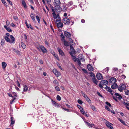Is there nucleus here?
<instances>
[{"instance_id": "10", "label": "nucleus", "mask_w": 129, "mask_h": 129, "mask_svg": "<svg viewBox=\"0 0 129 129\" xmlns=\"http://www.w3.org/2000/svg\"><path fill=\"white\" fill-rule=\"evenodd\" d=\"M87 67L88 70L90 71H92L94 69L93 68L92 66L90 64L87 65Z\"/></svg>"}, {"instance_id": "32", "label": "nucleus", "mask_w": 129, "mask_h": 129, "mask_svg": "<svg viewBox=\"0 0 129 129\" xmlns=\"http://www.w3.org/2000/svg\"><path fill=\"white\" fill-rule=\"evenodd\" d=\"M55 75L56 76L59 77L61 75V74L58 71L56 72V74H55Z\"/></svg>"}, {"instance_id": "29", "label": "nucleus", "mask_w": 129, "mask_h": 129, "mask_svg": "<svg viewBox=\"0 0 129 129\" xmlns=\"http://www.w3.org/2000/svg\"><path fill=\"white\" fill-rule=\"evenodd\" d=\"M28 90V87L26 85H25L24 86L23 91L25 92H26Z\"/></svg>"}, {"instance_id": "14", "label": "nucleus", "mask_w": 129, "mask_h": 129, "mask_svg": "<svg viewBox=\"0 0 129 129\" xmlns=\"http://www.w3.org/2000/svg\"><path fill=\"white\" fill-rule=\"evenodd\" d=\"M80 112L84 116L86 117L88 116L87 115V114L86 113H85V111L84 110L83 108H82L80 110Z\"/></svg>"}, {"instance_id": "25", "label": "nucleus", "mask_w": 129, "mask_h": 129, "mask_svg": "<svg viewBox=\"0 0 129 129\" xmlns=\"http://www.w3.org/2000/svg\"><path fill=\"white\" fill-rule=\"evenodd\" d=\"M21 45L22 47L24 49H25L26 47V46L25 44L23 42H22L21 43Z\"/></svg>"}, {"instance_id": "9", "label": "nucleus", "mask_w": 129, "mask_h": 129, "mask_svg": "<svg viewBox=\"0 0 129 129\" xmlns=\"http://www.w3.org/2000/svg\"><path fill=\"white\" fill-rule=\"evenodd\" d=\"M96 77L99 80H101L103 78L102 75L100 73H98L96 74Z\"/></svg>"}, {"instance_id": "53", "label": "nucleus", "mask_w": 129, "mask_h": 129, "mask_svg": "<svg viewBox=\"0 0 129 129\" xmlns=\"http://www.w3.org/2000/svg\"><path fill=\"white\" fill-rule=\"evenodd\" d=\"M61 22V18H59V19H56V23H57L58 22Z\"/></svg>"}, {"instance_id": "63", "label": "nucleus", "mask_w": 129, "mask_h": 129, "mask_svg": "<svg viewBox=\"0 0 129 129\" xmlns=\"http://www.w3.org/2000/svg\"><path fill=\"white\" fill-rule=\"evenodd\" d=\"M24 38L25 39L26 42H27V37L26 34H24Z\"/></svg>"}, {"instance_id": "20", "label": "nucleus", "mask_w": 129, "mask_h": 129, "mask_svg": "<svg viewBox=\"0 0 129 129\" xmlns=\"http://www.w3.org/2000/svg\"><path fill=\"white\" fill-rule=\"evenodd\" d=\"M105 88L109 92L111 93L112 92V90L111 88L107 86H106Z\"/></svg>"}, {"instance_id": "6", "label": "nucleus", "mask_w": 129, "mask_h": 129, "mask_svg": "<svg viewBox=\"0 0 129 129\" xmlns=\"http://www.w3.org/2000/svg\"><path fill=\"white\" fill-rule=\"evenodd\" d=\"M106 124L107 127L110 129H113V127L111 125L112 124L108 121L106 122Z\"/></svg>"}, {"instance_id": "40", "label": "nucleus", "mask_w": 129, "mask_h": 129, "mask_svg": "<svg viewBox=\"0 0 129 129\" xmlns=\"http://www.w3.org/2000/svg\"><path fill=\"white\" fill-rule=\"evenodd\" d=\"M77 102L80 105H81L83 103L82 101L80 99L78 100H77Z\"/></svg>"}, {"instance_id": "57", "label": "nucleus", "mask_w": 129, "mask_h": 129, "mask_svg": "<svg viewBox=\"0 0 129 129\" xmlns=\"http://www.w3.org/2000/svg\"><path fill=\"white\" fill-rule=\"evenodd\" d=\"M55 89L56 90L58 91H60V89L59 87L57 86H56L55 87Z\"/></svg>"}, {"instance_id": "61", "label": "nucleus", "mask_w": 129, "mask_h": 129, "mask_svg": "<svg viewBox=\"0 0 129 129\" xmlns=\"http://www.w3.org/2000/svg\"><path fill=\"white\" fill-rule=\"evenodd\" d=\"M121 78L125 79L126 78V76L124 75H122L121 76Z\"/></svg>"}, {"instance_id": "30", "label": "nucleus", "mask_w": 129, "mask_h": 129, "mask_svg": "<svg viewBox=\"0 0 129 129\" xmlns=\"http://www.w3.org/2000/svg\"><path fill=\"white\" fill-rule=\"evenodd\" d=\"M55 3L56 4L57 6H59L60 4V0H56Z\"/></svg>"}, {"instance_id": "13", "label": "nucleus", "mask_w": 129, "mask_h": 129, "mask_svg": "<svg viewBox=\"0 0 129 129\" xmlns=\"http://www.w3.org/2000/svg\"><path fill=\"white\" fill-rule=\"evenodd\" d=\"M109 81L110 83H111L113 82V83H114L116 82V80L115 78L112 77L109 79Z\"/></svg>"}, {"instance_id": "7", "label": "nucleus", "mask_w": 129, "mask_h": 129, "mask_svg": "<svg viewBox=\"0 0 129 129\" xmlns=\"http://www.w3.org/2000/svg\"><path fill=\"white\" fill-rule=\"evenodd\" d=\"M64 35L67 38H70L71 37V34L69 32L67 31H65L64 32Z\"/></svg>"}, {"instance_id": "50", "label": "nucleus", "mask_w": 129, "mask_h": 129, "mask_svg": "<svg viewBox=\"0 0 129 129\" xmlns=\"http://www.w3.org/2000/svg\"><path fill=\"white\" fill-rule=\"evenodd\" d=\"M56 99L58 101H60L61 100V98L60 97L59 95H57L56 97Z\"/></svg>"}, {"instance_id": "62", "label": "nucleus", "mask_w": 129, "mask_h": 129, "mask_svg": "<svg viewBox=\"0 0 129 129\" xmlns=\"http://www.w3.org/2000/svg\"><path fill=\"white\" fill-rule=\"evenodd\" d=\"M77 106L78 107V108L80 109V110L82 108H83L80 105L77 104Z\"/></svg>"}, {"instance_id": "41", "label": "nucleus", "mask_w": 129, "mask_h": 129, "mask_svg": "<svg viewBox=\"0 0 129 129\" xmlns=\"http://www.w3.org/2000/svg\"><path fill=\"white\" fill-rule=\"evenodd\" d=\"M5 41L4 39H2L1 40V45L3 46V45H4V42Z\"/></svg>"}, {"instance_id": "36", "label": "nucleus", "mask_w": 129, "mask_h": 129, "mask_svg": "<svg viewBox=\"0 0 129 129\" xmlns=\"http://www.w3.org/2000/svg\"><path fill=\"white\" fill-rule=\"evenodd\" d=\"M14 52L17 54H20V52L17 50H16L15 49H14Z\"/></svg>"}, {"instance_id": "42", "label": "nucleus", "mask_w": 129, "mask_h": 129, "mask_svg": "<svg viewBox=\"0 0 129 129\" xmlns=\"http://www.w3.org/2000/svg\"><path fill=\"white\" fill-rule=\"evenodd\" d=\"M91 108L94 111H96V109L94 106L92 105L91 106Z\"/></svg>"}, {"instance_id": "43", "label": "nucleus", "mask_w": 129, "mask_h": 129, "mask_svg": "<svg viewBox=\"0 0 129 129\" xmlns=\"http://www.w3.org/2000/svg\"><path fill=\"white\" fill-rule=\"evenodd\" d=\"M53 83L55 84H58V83L56 80L55 79L53 81Z\"/></svg>"}, {"instance_id": "23", "label": "nucleus", "mask_w": 129, "mask_h": 129, "mask_svg": "<svg viewBox=\"0 0 129 129\" xmlns=\"http://www.w3.org/2000/svg\"><path fill=\"white\" fill-rule=\"evenodd\" d=\"M6 63L4 62H3L2 63V67L3 69H4L7 66Z\"/></svg>"}, {"instance_id": "24", "label": "nucleus", "mask_w": 129, "mask_h": 129, "mask_svg": "<svg viewBox=\"0 0 129 129\" xmlns=\"http://www.w3.org/2000/svg\"><path fill=\"white\" fill-rule=\"evenodd\" d=\"M4 38L7 42H9L10 43V39L8 37L5 36L4 37Z\"/></svg>"}, {"instance_id": "58", "label": "nucleus", "mask_w": 129, "mask_h": 129, "mask_svg": "<svg viewBox=\"0 0 129 129\" xmlns=\"http://www.w3.org/2000/svg\"><path fill=\"white\" fill-rule=\"evenodd\" d=\"M57 65L58 67H59V68H60L61 70H62V68L61 67L60 64H59V63H57Z\"/></svg>"}, {"instance_id": "26", "label": "nucleus", "mask_w": 129, "mask_h": 129, "mask_svg": "<svg viewBox=\"0 0 129 129\" xmlns=\"http://www.w3.org/2000/svg\"><path fill=\"white\" fill-rule=\"evenodd\" d=\"M73 4V2L72 1H71L68 2L67 3V6L68 7H69L70 6H71Z\"/></svg>"}, {"instance_id": "3", "label": "nucleus", "mask_w": 129, "mask_h": 129, "mask_svg": "<svg viewBox=\"0 0 129 129\" xmlns=\"http://www.w3.org/2000/svg\"><path fill=\"white\" fill-rule=\"evenodd\" d=\"M70 47L71 52H70V54L71 56H72V54H75V51L72 45H70Z\"/></svg>"}, {"instance_id": "48", "label": "nucleus", "mask_w": 129, "mask_h": 129, "mask_svg": "<svg viewBox=\"0 0 129 129\" xmlns=\"http://www.w3.org/2000/svg\"><path fill=\"white\" fill-rule=\"evenodd\" d=\"M53 72L55 74H56V72L58 71L57 70L55 69H54L52 70Z\"/></svg>"}, {"instance_id": "44", "label": "nucleus", "mask_w": 129, "mask_h": 129, "mask_svg": "<svg viewBox=\"0 0 129 129\" xmlns=\"http://www.w3.org/2000/svg\"><path fill=\"white\" fill-rule=\"evenodd\" d=\"M123 104L126 107H127V106H129V103L125 102H123Z\"/></svg>"}, {"instance_id": "4", "label": "nucleus", "mask_w": 129, "mask_h": 129, "mask_svg": "<svg viewBox=\"0 0 129 129\" xmlns=\"http://www.w3.org/2000/svg\"><path fill=\"white\" fill-rule=\"evenodd\" d=\"M40 48L41 49L43 53L44 54L47 52V50L46 48L42 45H40Z\"/></svg>"}, {"instance_id": "38", "label": "nucleus", "mask_w": 129, "mask_h": 129, "mask_svg": "<svg viewBox=\"0 0 129 129\" xmlns=\"http://www.w3.org/2000/svg\"><path fill=\"white\" fill-rule=\"evenodd\" d=\"M69 43L70 45H73V40H72V39L71 38H70L69 39Z\"/></svg>"}, {"instance_id": "35", "label": "nucleus", "mask_w": 129, "mask_h": 129, "mask_svg": "<svg viewBox=\"0 0 129 129\" xmlns=\"http://www.w3.org/2000/svg\"><path fill=\"white\" fill-rule=\"evenodd\" d=\"M60 36L61 38V40L62 41H63V40H64V39L65 38V37L64 36L62 33L60 35Z\"/></svg>"}, {"instance_id": "49", "label": "nucleus", "mask_w": 129, "mask_h": 129, "mask_svg": "<svg viewBox=\"0 0 129 129\" xmlns=\"http://www.w3.org/2000/svg\"><path fill=\"white\" fill-rule=\"evenodd\" d=\"M52 12H53V16H54V15H56V14L55 13V10H54V9H53V7H52Z\"/></svg>"}, {"instance_id": "18", "label": "nucleus", "mask_w": 129, "mask_h": 129, "mask_svg": "<svg viewBox=\"0 0 129 129\" xmlns=\"http://www.w3.org/2000/svg\"><path fill=\"white\" fill-rule=\"evenodd\" d=\"M52 103L54 104V105H55V106L56 107H61V106L60 105H58V104L55 101H53L52 100Z\"/></svg>"}, {"instance_id": "51", "label": "nucleus", "mask_w": 129, "mask_h": 129, "mask_svg": "<svg viewBox=\"0 0 129 129\" xmlns=\"http://www.w3.org/2000/svg\"><path fill=\"white\" fill-rule=\"evenodd\" d=\"M105 103L107 105L109 106L110 107H111L112 106V105L110 104L108 102H105Z\"/></svg>"}, {"instance_id": "34", "label": "nucleus", "mask_w": 129, "mask_h": 129, "mask_svg": "<svg viewBox=\"0 0 129 129\" xmlns=\"http://www.w3.org/2000/svg\"><path fill=\"white\" fill-rule=\"evenodd\" d=\"M2 2L4 4V5L7 7V5L5 0H2Z\"/></svg>"}, {"instance_id": "12", "label": "nucleus", "mask_w": 129, "mask_h": 129, "mask_svg": "<svg viewBox=\"0 0 129 129\" xmlns=\"http://www.w3.org/2000/svg\"><path fill=\"white\" fill-rule=\"evenodd\" d=\"M10 38L11 39V40L10 41V43H12L13 44L15 43V38L12 35H11L10 36Z\"/></svg>"}, {"instance_id": "46", "label": "nucleus", "mask_w": 129, "mask_h": 129, "mask_svg": "<svg viewBox=\"0 0 129 129\" xmlns=\"http://www.w3.org/2000/svg\"><path fill=\"white\" fill-rule=\"evenodd\" d=\"M36 19L38 21V22L39 23L40 22V20L39 17L38 16H36Z\"/></svg>"}, {"instance_id": "64", "label": "nucleus", "mask_w": 129, "mask_h": 129, "mask_svg": "<svg viewBox=\"0 0 129 129\" xmlns=\"http://www.w3.org/2000/svg\"><path fill=\"white\" fill-rule=\"evenodd\" d=\"M102 83H101V82L99 84V86L101 88H102L103 86L102 85Z\"/></svg>"}, {"instance_id": "45", "label": "nucleus", "mask_w": 129, "mask_h": 129, "mask_svg": "<svg viewBox=\"0 0 129 129\" xmlns=\"http://www.w3.org/2000/svg\"><path fill=\"white\" fill-rule=\"evenodd\" d=\"M86 101L88 102L89 104L91 103L90 100L88 97H87L85 99Z\"/></svg>"}, {"instance_id": "1", "label": "nucleus", "mask_w": 129, "mask_h": 129, "mask_svg": "<svg viewBox=\"0 0 129 129\" xmlns=\"http://www.w3.org/2000/svg\"><path fill=\"white\" fill-rule=\"evenodd\" d=\"M62 22L65 24H67V25L71 23V22H72V24H71V25H73L74 23V21H72L70 20L67 17H65L62 19Z\"/></svg>"}, {"instance_id": "31", "label": "nucleus", "mask_w": 129, "mask_h": 129, "mask_svg": "<svg viewBox=\"0 0 129 129\" xmlns=\"http://www.w3.org/2000/svg\"><path fill=\"white\" fill-rule=\"evenodd\" d=\"M81 93L82 94V96L85 98V99L87 97V95L85 94L84 92H83L82 91H81Z\"/></svg>"}, {"instance_id": "16", "label": "nucleus", "mask_w": 129, "mask_h": 129, "mask_svg": "<svg viewBox=\"0 0 129 129\" xmlns=\"http://www.w3.org/2000/svg\"><path fill=\"white\" fill-rule=\"evenodd\" d=\"M85 123L86 124H87L88 125V127L89 128H92V127H93L94 126V125L93 123L90 124L89 122L87 121L85 122Z\"/></svg>"}, {"instance_id": "39", "label": "nucleus", "mask_w": 129, "mask_h": 129, "mask_svg": "<svg viewBox=\"0 0 129 129\" xmlns=\"http://www.w3.org/2000/svg\"><path fill=\"white\" fill-rule=\"evenodd\" d=\"M124 91L125 94L129 95V90H125Z\"/></svg>"}, {"instance_id": "21", "label": "nucleus", "mask_w": 129, "mask_h": 129, "mask_svg": "<svg viewBox=\"0 0 129 129\" xmlns=\"http://www.w3.org/2000/svg\"><path fill=\"white\" fill-rule=\"evenodd\" d=\"M30 17L31 18V19L33 20V21L34 22H35L36 21L35 19V17L34 16V14L31 13L30 15Z\"/></svg>"}, {"instance_id": "55", "label": "nucleus", "mask_w": 129, "mask_h": 129, "mask_svg": "<svg viewBox=\"0 0 129 129\" xmlns=\"http://www.w3.org/2000/svg\"><path fill=\"white\" fill-rule=\"evenodd\" d=\"M82 71L83 72L86 74H87L88 72L85 69H82Z\"/></svg>"}, {"instance_id": "15", "label": "nucleus", "mask_w": 129, "mask_h": 129, "mask_svg": "<svg viewBox=\"0 0 129 129\" xmlns=\"http://www.w3.org/2000/svg\"><path fill=\"white\" fill-rule=\"evenodd\" d=\"M57 25L58 28H62L63 27V24L62 23L60 22L56 23Z\"/></svg>"}, {"instance_id": "56", "label": "nucleus", "mask_w": 129, "mask_h": 129, "mask_svg": "<svg viewBox=\"0 0 129 129\" xmlns=\"http://www.w3.org/2000/svg\"><path fill=\"white\" fill-rule=\"evenodd\" d=\"M97 93L98 94V95L101 97L102 98H103L102 95L99 92L97 91Z\"/></svg>"}, {"instance_id": "17", "label": "nucleus", "mask_w": 129, "mask_h": 129, "mask_svg": "<svg viewBox=\"0 0 129 129\" xmlns=\"http://www.w3.org/2000/svg\"><path fill=\"white\" fill-rule=\"evenodd\" d=\"M92 80L93 83L96 85L97 84V83L98 82V81L95 77V76L92 77Z\"/></svg>"}, {"instance_id": "28", "label": "nucleus", "mask_w": 129, "mask_h": 129, "mask_svg": "<svg viewBox=\"0 0 129 129\" xmlns=\"http://www.w3.org/2000/svg\"><path fill=\"white\" fill-rule=\"evenodd\" d=\"M117 86V85L116 84H115L112 85L111 86V87L113 89H116Z\"/></svg>"}, {"instance_id": "33", "label": "nucleus", "mask_w": 129, "mask_h": 129, "mask_svg": "<svg viewBox=\"0 0 129 129\" xmlns=\"http://www.w3.org/2000/svg\"><path fill=\"white\" fill-rule=\"evenodd\" d=\"M53 55L54 56V57H55L56 59L58 60H59V59L58 58V55H57V54H53Z\"/></svg>"}, {"instance_id": "60", "label": "nucleus", "mask_w": 129, "mask_h": 129, "mask_svg": "<svg viewBox=\"0 0 129 129\" xmlns=\"http://www.w3.org/2000/svg\"><path fill=\"white\" fill-rule=\"evenodd\" d=\"M13 18L14 20L16 21L18 19V17L16 16H14Z\"/></svg>"}, {"instance_id": "37", "label": "nucleus", "mask_w": 129, "mask_h": 129, "mask_svg": "<svg viewBox=\"0 0 129 129\" xmlns=\"http://www.w3.org/2000/svg\"><path fill=\"white\" fill-rule=\"evenodd\" d=\"M72 56H71L72 57V59H73V60L74 61H76L77 60V58L75 56H73V54H72Z\"/></svg>"}, {"instance_id": "47", "label": "nucleus", "mask_w": 129, "mask_h": 129, "mask_svg": "<svg viewBox=\"0 0 129 129\" xmlns=\"http://www.w3.org/2000/svg\"><path fill=\"white\" fill-rule=\"evenodd\" d=\"M105 108L108 111H111V110L110 109V108L107 106H105Z\"/></svg>"}, {"instance_id": "19", "label": "nucleus", "mask_w": 129, "mask_h": 129, "mask_svg": "<svg viewBox=\"0 0 129 129\" xmlns=\"http://www.w3.org/2000/svg\"><path fill=\"white\" fill-rule=\"evenodd\" d=\"M22 6L24 7L25 9H26L27 8V6L26 3L24 1V0L22 1Z\"/></svg>"}, {"instance_id": "22", "label": "nucleus", "mask_w": 129, "mask_h": 129, "mask_svg": "<svg viewBox=\"0 0 129 129\" xmlns=\"http://www.w3.org/2000/svg\"><path fill=\"white\" fill-rule=\"evenodd\" d=\"M62 42L64 44L65 46L68 47L69 46V44L68 42L67 41H65V40H64Z\"/></svg>"}, {"instance_id": "5", "label": "nucleus", "mask_w": 129, "mask_h": 129, "mask_svg": "<svg viewBox=\"0 0 129 129\" xmlns=\"http://www.w3.org/2000/svg\"><path fill=\"white\" fill-rule=\"evenodd\" d=\"M57 50L59 52V55H61V56H65L64 52L60 48L58 47L57 48Z\"/></svg>"}, {"instance_id": "59", "label": "nucleus", "mask_w": 129, "mask_h": 129, "mask_svg": "<svg viewBox=\"0 0 129 129\" xmlns=\"http://www.w3.org/2000/svg\"><path fill=\"white\" fill-rule=\"evenodd\" d=\"M6 29L9 32L12 31V30L9 27H8Z\"/></svg>"}, {"instance_id": "8", "label": "nucleus", "mask_w": 129, "mask_h": 129, "mask_svg": "<svg viewBox=\"0 0 129 129\" xmlns=\"http://www.w3.org/2000/svg\"><path fill=\"white\" fill-rule=\"evenodd\" d=\"M10 120V125L11 126L13 127V124H14L15 122V120L14 118L12 117H11Z\"/></svg>"}, {"instance_id": "52", "label": "nucleus", "mask_w": 129, "mask_h": 129, "mask_svg": "<svg viewBox=\"0 0 129 129\" xmlns=\"http://www.w3.org/2000/svg\"><path fill=\"white\" fill-rule=\"evenodd\" d=\"M89 74H90V76L92 77L95 76L94 74L92 72H90Z\"/></svg>"}, {"instance_id": "2", "label": "nucleus", "mask_w": 129, "mask_h": 129, "mask_svg": "<svg viewBox=\"0 0 129 129\" xmlns=\"http://www.w3.org/2000/svg\"><path fill=\"white\" fill-rule=\"evenodd\" d=\"M125 85L123 84H121L118 88V90L120 91H122L125 88Z\"/></svg>"}, {"instance_id": "27", "label": "nucleus", "mask_w": 129, "mask_h": 129, "mask_svg": "<svg viewBox=\"0 0 129 129\" xmlns=\"http://www.w3.org/2000/svg\"><path fill=\"white\" fill-rule=\"evenodd\" d=\"M118 119L119 120V121L121 123H122L123 125H126L125 123V122L123 120L121 119H120V118H118Z\"/></svg>"}, {"instance_id": "11", "label": "nucleus", "mask_w": 129, "mask_h": 129, "mask_svg": "<svg viewBox=\"0 0 129 129\" xmlns=\"http://www.w3.org/2000/svg\"><path fill=\"white\" fill-rule=\"evenodd\" d=\"M108 81L106 80H102L101 82V83L102 84L105 85H107L108 84Z\"/></svg>"}, {"instance_id": "54", "label": "nucleus", "mask_w": 129, "mask_h": 129, "mask_svg": "<svg viewBox=\"0 0 129 129\" xmlns=\"http://www.w3.org/2000/svg\"><path fill=\"white\" fill-rule=\"evenodd\" d=\"M16 84L20 88V85L18 81L17 80L16 81Z\"/></svg>"}]
</instances>
